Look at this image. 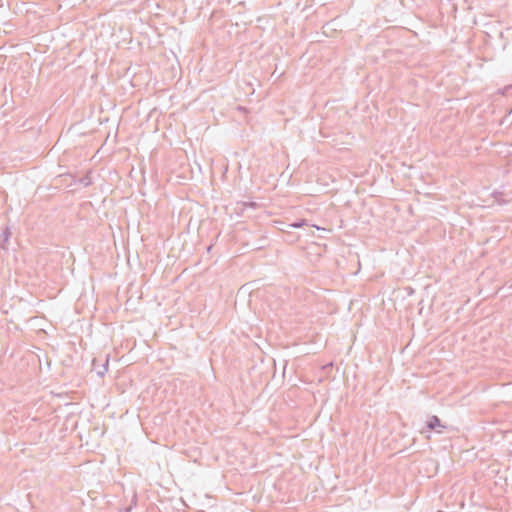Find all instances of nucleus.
Masks as SVG:
<instances>
[{"label": "nucleus", "instance_id": "nucleus-1", "mask_svg": "<svg viewBox=\"0 0 512 512\" xmlns=\"http://www.w3.org/2000/svg\"><path fill=\"white\" fill-rule=\"evenodd\" d=\"M438 421H439V420H438V418L434 417V418L431 420V422L429 423V426H430L431 428H433V427H434V425H436V423H438Z\"/></svg>", "mask_w": 512, "mask_h": 512}]
</instances>
